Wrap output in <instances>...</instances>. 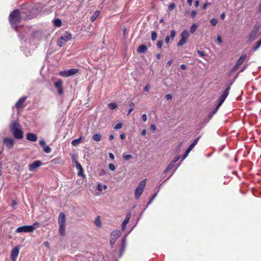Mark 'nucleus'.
<instances>
[{
	"label": "nucleus",
	"mask_w": 261,
	"mask_h": 261,
	"mask_svg": "<svg viewBox=\"0 0 261 261\" xmlns=\"http://www.w3.org/2000/svg\"><path fill=\"white\" fill-rule=\"evenodd\" d=\"M151 127V129L153 131H154H154H155V130H156V128H155V125H154V124H152V125H151V127Z\"/></svg>",
	"instance_id": "0e129e2a"
},
{
	"label": "nucleus",
	"mask_w": 261,
	"mask_h": 261,
	"mask_svg": "<svg viewBox=\"0 0 261 261\" xmlns=\"http://www.w3.org/2000/svg\"><path fill=\"white\" fill-rule=\"evenodd\" d=\"M134 103L132 102L129 104L130 108L128 111L127 115H129L133 112V111L134 110Z\"/></svg>",
	"instance_id": "7c9ffc66"
},
{
	"label": "nucleus",
	"mask_w": 261,
	"mask_h": 261,
	"mask_svg": "<svg viewBox=\"0 0 261 261\" xmlns=\"http://www.w3.org/2000/svg\"><path fill=\"white\" fill-rule=\"evenodd\" d=\"M261 34V32L259 31V27L255 25L253 30L250 33L248 40L251 42L256 39Z\"/></svg>",
	"instance_id": "20e7f679"
},
{
	"label": "nucleus",
	"mask_w": 261,
	"mask_h": 261,
	"mask_svg": "<svg viewBox=\"0 0 261 261\" xmlns=\"http://www.w3.org/2000/svg\"><path fill=\"white\" fill-rule=\"evenodd\" d=\"M147 50V47L145 45H140L137 49V51L139 53H144Z\"/></svg>",
	"instance_id": "4be33fe9"
},
{
	"label": "nucleus",
	"mask_w": 261,
	"mask_h": 261,
	"mask_svg": "<svg viewBox=\"0 0 261 261\" xmlns=\"http://www.w3.org/2000/svg\"><path fill=\"white\" fill-rule=\"evenodd\" d=\"M54 25L56 27H60L61 26V25H62V21H61V20L60 19H59V18L56 19L54 20Z\"/></svg>",
	"instance_id": "c756f323"
},
{
	"label": "nucleus",
	"mask_w": 261,
	"mask_h": 261,
	"mask_svg": "<svg viewBox=\"0 0 261 261\" xmlns=\"http://www.w3.org/2000/svg\"><path fill=\"white\" fill-rule=\"evenodd\" d=\"M219 108H218L217 107V106H216V108H215V109L214 110H213L210 114V117H212V116L215 114L217 111H218V109Z\"/></svg>",
	"instance_id": "c03bdc74"
},
{
	"label": "nucleus",
	"mask_w": 261,
	"mask_h": 261,
	"mask_svg": "<svg viewBox=\"0 0 261 261\" xmlns=\"http://www.w3.org/2000/svg\"><path fill=\"white\" fill-rule=\"evenodd\" d=\"M9 20L12 27L16 28L17 25L20 22L21 17L18 10H14L10 14Z\"/></svg>",
	"instance_id": "f03ea898"
},
{
	"label": "nucleus",
	"mask_w": 261,
	"mask_h": 261,
	"mask_svg": "<svg viewBox=\"0 0 261 261\" xmlns=\"http://www.w3.org/2000/svg\"><path fill=\"white\" fill-rule=\"evenodd\" d=\"M65 215L63 212L59 214L58 218L59 225H65Z\"/></svg>",
	"instance_id": "dca6fc26"
},
{
	"label": "nucleus",
	"mask_w": 261,
	"mask_h": 261,
	"mask_svg": "<svg viewBox=\"0 0 261 261\" xmlns=\"http://www.w3.org/2000/svg\"><path fill=\"white\" fill-rule=\"evenodd\" d=\"M261 46V38L256 42V45L253 48V51L257 50Z\"/></svg>",
	"instance_id": "2f4dec72"
},
{
	"label": "nucleus",
	"mask_w": 261,
	"mask_h": 261,
	"mask_svg": "<svg viewBox=\"0 0 261 261\" xmlns=\"http://www.w3.org/2000/svg\"><path fill=\"white\" fill-rule=\"evenodd\" d=\"M197 53H198V55H199L200 56H201V57L204 56V54L203 52H202L200 50H198Z\"/></svg>",
	"instance_id": "bf43d9fd"
},
{
	"label": "nucleus",
	"mask_w": 261,
	"mask_h": 261,
	"mask_svg": "<svg viewBox=\"0 0 261 261\" xmlns=\"http://www.w3.org/2000/svg\"><path fill=\"white\" fill-rule=\"evenodd\" d=\"M54 86L58 90V93L61 95L63 93V82L61 79L58 80L54 84Z\"/></svg>",
	"instance_id": "9b49d317"
},
{
	"label": "nucleus",
	"mask_w": 261,
	"mask_h": 261,
	"mask_svg": "<svg viewBox=\"0 0 261 261\" xmlns=\"http://www.w3.org/2000/svg\"><path fill=\"white\" fill-rule=\"evenodd\" d=\"M146 185V179L142 180L137 186L135 192V196L138 199L143 192L144 188Z\"/></svg>",
	"instance_id": "39448f33"
},
{
	"label": "nucleus",
	"mask_w": 261,
	"mask_h": 261,
	"mask_svg": "<svg viewBox=\"0 0 261 261\" xmlns=\"http://www.w3.org/2000/svg\"><path fill=\"white\" fill-rule=\"evenodd\" d=\"M247 58L246 55L241 56L237 62V66H240L246 60Z\"/></svg>",
	"instance_id": "412c9836"
},
{
	"label": "nucleus",
	"mask_w": 261,
	"mask_h": 261,
	"mask_svg": "<svg viewBox=\"0 0 261 261\" xmlns=\"http://www.w3.org/2000/svg\"><path fill=\"white\" fill-rule=\"evenodd\" d=\"M199 138H197L189 146V147L187 148V149L186 150L182 160H184L188 155L189 152L192 150V149L194 148V147L197 144L198 141H199Z\"/></svg>",
	"instance_id": "1a4fd4ad"
},
{
	"label": "nucleus",
	"mask_w": 261,
	"mask_h": 261,
	"mask_svg": "<svg viewBox=\"0 0 261 261\" xmlns=\"http://www.w3.org/2000/svg\"><path fill=\"white\" fill-rule=\"evenodd\" d=\"M30 226L33 227V231H34L35 229H36L37 228H38L40 226V224L39 223L36 222L34 223L32 225H30Z\"/></svg>",
	"instance_id": "58836bf2"
},
{
	"label": "nucleus",
	"mask_w": 261,
	"mask_h": 261,
	"mask_svg": "<svg viewBox=\"0 0 261 261\" xmlns=\"http://www.w3.org/2000/svg\"><path fill=\"white\" fill-rule=\"evenodd\" d=\"M82 137H80L79 139L73 140L71 141V144L73 146H77L81 142Z\"/></svg>",
	"instance_id": "b1692460"
},
{
	"label": "nucleus",
	"mask_w": 261,
	"mask_h": 261,
	"mask_svg": "<svg viewBox=\"0 0 261 261\" xmlns=\"http://www.w3.org/2000/svg\"><path fill=\"white\" fill-rule=\"evenodd\" d=\"M197 28V25L196 23H193L190 29V32L191 33L193 34L195 32L196 29Z\"/></svg>",
	"instance_id": "cd10ccee"
},
{
	"label": "nucleus",
	"mask_w": 261,
	"mask_h": 261,
	"mask_svg": "<svg viewBox=\"0 0 261 261\" xmlns=\"http://www.w3.org/2000/svg\"><path fill=\"white\" fill-rule=\"evenodd\" d=\"M109 109L111 110H114L117 107V105L115 102L110 103L108 105Z\"/></svg>",
	"instance_id": "f704fd0d"
},
{
	"label": "nucleus",
	"mask_w": 261,
	"mask_h": 261,
	"mask_svg": "<svg viewBox=\"0 0 261 261\" xmlns=\"http://www.w3.org/2000/svg\"><path fill=\"white\" fill-rule=\"evenodd\" d=\"M26 138L28 140L35 142L37 140V136L33 133H28L27 134Z\"/></svg>",
	"instance_id": "f3484780"
},
{
	"label": "nucleus",
	"mask_w": 261,
	"mask_h": 261,
	"mask_svg": "<svg viewBox=\"0 0 261 261\" xmlns=\"http://www.w3.org/2000/svg\"><path fill=\"white\" fill-rule=\"evenodd\" d=\"M109 155L110 159L112 160L114 159V155L112 153H110Z\"/></svg>",
	"instance_id": "338daca9"
},
{
	"label": "nucleus",
	"mask_w": 261,
	"mask_h": 261,
	"mask_svg": "<svg viewBox=\"0 0 261 261\" xmlns=\"http://www.w3.org/2000/svg\"><path fill=\"white\" fill-rule=\"evenodd\" d=\"M181 37L182 38H185L186 39H187L188 38L189 36V34L188 31L184 30L182 32V33L180 34Z\"/></svg>",
	"instance_id": "393cba45"
},
{
	"label": "nucleus",
	"mask_w": 261,
	"mask_h": 261,
	"mask_svg": "<svg viewBox=\"0 0 261 261\" xmlns=\"http://www.w3.org/2000/svg\"><path fill=\"white\" fill-rule=\"evenodd\" d=\"M232 84V83L230 84V85L227 87V88L223 91V93L221 94L219 98L218 103L217 104V107L220 108V107L223 103L227 96L229 94V91L230 89V86Z\"/></svg>",
	"instance_id": "423d86ee"
},
{
	"label": "nucleus",
	"mask_w": 261,
	"mask_h": 261,
	"mask_svg": "<svg viewBox=\"0 0 261 261\" xmlns=\"http://www.w3.org/2000/svg\"><path fill=\"white\" fill-rule=\"evenodd\" d=\"M175 31H174V30L171 31L170 36H169L170 39H171L172 40H173L174 39V38L175 37Z\"/></svg>",
	"instance_id": "ea45409f"
},
{
	"label": "nucleus",
	"mask_w": 261,
	"mask_h": 261,
	"mask_svg": "<svg viewBox=\"0 0 261 261\" xmlns=\"http://www.w3.org/2000/svg\"><path fill=\"white\" fill-rule=\"evenodd\" d=\"M132 155L130 154H126L125 153H123L122 158L125 161H127L132 158Z\"/></svg>",
	"instance_id": "473e14b6"
},
{
	"label": "nucleus",
	"mask_w": 261,
	"mask_h": 261,
	"mask_svg": "<svg viewBox=\"0 0 261 261\" xmlns=\"http://www.w3.org/2000/svg\"><path fill=\"white\" fill-rule=\"evenodd\" d=\"M75 163L76 169L79 170L78 175L81 177H85V175L83 173V169L81 165L76 161L75 162Z\"/></svg>",
	"instance_id": "6ab92c4d"
},
{
	"label": "nucleus",
	"mask_w": 261,
	"mask_h": 261,
	"mask_svg": "<svg viewBox=\"0 0 261 261\" xmlns=\"http://www.w3.org/2000/svg\"><path fill=\"white\" fill-rule=\"evenodd\" d=\"M19 252V249L18 247H15L13 248L11 252V258L12 260L16 259Z\"/></svg>",
	"instance_id": "4468645a"
},
{
	"label": "nucleus",
	"mask_w": 261,
	"mask_h": 261,
	"mask_svg": "<svg viewBox=\"0 0 261 261\" xmlns=\"http://www.w3.org/2000/svg\"><path fill=\"white\" fill-rule=\"evenodd\" d=\"M197 14V12L195 11H192L191 13V16L192 18H194Z\"/></svg>",
	"instance_id": "de8ad7c7"
},
{
	"label": "nucleus",
	"mask_w": 261,
	"mask_h": 261,
	"mask_svg": "<svg viewBox=\"0 0 261 261\" xmlns=\"http://www.w3.org/2000/svg\"><path fill=\"white\" fill-rule=\"evenodd\" d=\"M170 40V39L169 36H167L166 37L165 40V43L167 44L169 43Z\"/></svg>",
	"instance_id": "5fc2aeb1"
},
{
	"label": "nucleus",
	"mask_w": 261,
	"mask_h": 261,
	"mask_svg": "<svg viewBox=\"0 0 261 261\" xmlns=\"http://www.w3.org/2000/svg\"><path fill=\"white\" fill-rule=\"evenodd\" d=\"M180 158V155H178L175 157V158L172 161L173 163H175Z\"/></svg>",
	"instance_id": "49530a36"
},
{
	"label": "nucleus",
	"mask_w": 261,
	"mask_h": 261,
	"mask_svg": "<svg viewBox=\"0 0 261 261\" xmlns=\"http://www.w3.org/2000/svg\"><path fill=\"white\" fill-rule=\"evenodd\" d=\"M4 143L8 149L13 148L14 141L12 138H5L4 139Z\"/></svg>",
	"instance_id": "f8f14e48"
},
{
	"label": "nucleus",
	"mask_w": 261,
	"mask_h": 261,
	"mask_svg": "<svg viewBox=\"0 0 261 261\" xmlns=\"http://www.w3.org/2000/svg\"><path fill=\"white\" fill-rule=\"evenodd\" d=\"M16 232L17 233H22V232H33V227L30 225H25L23 226H20L18 227Z\"/></svg>",
	"instance_id": "0eeeda50"
},
{
	"label": "nucleus",
	"mask_w": 261,
	"mask_h": 261,
	"mask_svg": "<svg viewBox=\"0 0 261 261\" xmlns=\"http://www.w3.org/2000/svg\"><path fill=\"white\" fill-rule=\"evenodd\" d=\"M120 137L122 140H123L125 137V135L124 133H122L120 135Z\"/></svg>",
	"instance_id": "69168bd1"
},
{
	"label": "nucleus",
	"mask_w": 261,
	"mask_h": 261,
	"mask_svg": "<svg viewBox=\"0 0 261 261\" xmlns=\"http://www.w3.org/2000/svg\"><path fill=\"white\" fill-rule=\"evenodd\" d=\"M130 216H131L130 212H128L126 214L125 219L123 221L122 224V230H124V229H125L126 226L129 221Z\"/></svg>",
	"instance_id": "2eb2a0df"
},
{
	"label": "nucleus",
	"mask_w": 261,
	"mask_h": 261,
	"mask_svg": "<svg viewBox=\"0 0 261 261\" xmlns=\"http://www.w3.org/2000/svg\"><path fill=\"white\" fill-rule=\"evenodd\" d=\"M175 7V5L174 3H172L171 4H170L168 7V9L170 10V11H171L173 9H174Z\"/></svg>",
	"instance_id": "79ce46f5"
},
{
	"label": "nucleus",
	"mask_w": 261,
	"mask_h": 261,
	"mask_svg": "<svg viewBox=\"0 0 261 261\" xmlns=\"http://www.w3.org/2000/svg\"><path fill=\"white\" fill-rule=\"evenodd\" d=\"M10 129L15 138L21 139L23 137V133L21 125L17 122L13 121L10 125Z\"/></svg>",
	"instance_id": "f257e3e1"
},
{
	"label": "nucleus",
	"mask_w": 261,
	"mask_h": 261,
	"mask_svg": "<svg viewBox=\"0 0 261 261\" xmlns=\"http://www.w3.org/2000/svg\"><path fill=\"white\" fill-rule=\"evenodd\" d=\"M165 97L167 100H171L172 98V95L168 94L166 95Z\"/></svg>",
	"instance_id": "8fccbe9b"
},
{
	"label": "nucleus",
	"mask_w": 261,
	"mask_h": 261,
	"mask_svg": "<svg viewBox=\"0 0 261 261\" xmlns=\"http://www.w3.org/2000/svg\"><path fill=\"white\" fill-rule=\"evenodd\" d=\"M225 17V13H222L221 15H220V18L222 19V20H223Z\"/></svg>",
	"instance_id": "052dcab7"
},
{
	"label": "nucleus",
	"mask_w": 261,
	"mask_h": 261,
	"mask_svg": "<svg viewBox=\"0 0 261 261\" xmlns=\"http://www.w3.org/2000/svg\"><path fill=\"white\" fill-rule=\"evenodd\" d=\"M180 68L182 70H185L186 69V66L185 64H181L180 66Z\"/></svg>",
	"instance_id": "e2e57ef3"
},
{
	"label": "nucleus",
	"mask_w": 261,
	"mask_h": 261,
	"mask_svg": "<svg viewBox=\"0 0 261 261\" xmlns=\"http://www.w3.org/2000/svg\"><path fill=\"white\" fill-rule=\"evenodd\" d=\"M182 143L181 142L176 147V150H177V151L179 152V150H180V148H181V147L182 146Z\"/></svg>",
	"instance_id": "3c124183"
},
{
	"label": "nucleus",
	"mask_w": 261,
	"mask_h": 261,
	"mask_svg": "<svg viewBox=\"0 0 261 261\" xmlns=\"http://www.w3.org/2000/svg\"><path fill=\"white\" fill-rule=\"evenodd\" d=\"M163 44V42L162 40H160L158 42L156 46L158 48H161L162 45Z\"/></svg>",
	"instance_id": "37998d69"
},
{
	"label": "nucleus",
	"mask_w": 261,
	"mask_h": 261,
	"mask_svg": "<svg viewBox=\"0 0 261 261\" xmlns=\"http://www.w3.org/2000/svg\"><path fill=\"white\" fill-rule=\"evenodd\" d=\"M122 126V124L121 122L118 123L115 126L114 129H120Z\"/></svg>",
	"instance_id": "a19ab883"
},
{
	"label": "nucleus",
	"mask_w": 261,
	"mask_h": 261,
	"mask_svg": "<svg viewBox=\"0 0 261 261\" xmlns=\"http://www.w3.org/2000/svg\"><path fill=\"white\" fill-rule=\"evenodd\" d=\"M173 62V61L172 60H170L168 61V62L167 63V64H166V67H169L170 66V65L172 64Z\"/></svg>",
	"instance_id": "864d4df0"
},
{
	"label": "nucleus",
	"mask_w": 261,
	"mask_h": 261,
	"mask_svg": "<svg viewBox=\"0 0 261 261\" xmlns=\"http://www.w3.org/2000/svg\"><path fill=\"white\" fill-rule=\"evenodd\" d=\"M122 249L123 250H124V246H125V239H123L122 240Z\"/></svg>",
	"instance_id": "4d7b16f0"
},
{
	"label": "nucleus",
	"mask_w": 261,
	"mask_h": 261,
	"mask_svg": "<svg viewBox=\"0 0 261 261\" xmlns=\"http://www.w3.org/2000/svg\"><path fill=\"white\" fill-rule=\"evenodd\" d=\"M39 144L43 148V150L45 153H49L51 152V148L49 146L46 145L45 142L43 139L40 141Z\"/></svg>",
	"instance_id": "ddd939ff"
},
{
	"label": "nucleus",
	"mask_w": 261,
	"mask_h": 261,
	"mask_svg": "<svg viewBox=\"0 0 261 261\" xmlns=\"http://www.w3.org/2000/svg\"><path fill=\"white\" fill-rule=\"evenodd\" d=\"M78 70L75 68L70 69L68 70L62 71L60 72V75L64 77H68L76 74Z\"/></svg>",
	"instance_id": "6e6552de"
},
{
	"label": "nucleus",
	"mask_w": 261,
	"mask_h": 261,
	"mask_svg": "<svg viewBox=\"0 0 261 261\" xmlns=\"http://www.w3.org/2000/svg\"><path fill=\"white\" fill-rule=\"evenodd\" d=\"M175 163H173L172 161L170 162V163L169 164V165L167 166L166 169L165 170V172L166 173L170 171L174 166Z\"/></svg>",
	"instance_id": "bb28decb"
},
{
	"label": "nucleus",
	"mask_w": 261,
	"mask_h": 261,
	"mask_svg": "<svg viewBox=\"0 0 261 261\" xmlns=\"http://www.w3.org/2000/svg\"><path fill=\"white\" fill-rule=\"evenodd\" d=\"M157 34L155 32H152L151 38L152 41H154L156 39Z\"/></svg>",
	"instance_id": "4c0bfd02"
},
{
	"label": "nucleus",
	"mask_w": 261,
	"mask_h": 261,
	"mask_svg": "<svg viewBox=\"0 0 261 261\" xmlns=\"http://www.w3.org/2000/svg\"><path fill=\"white\" fill-rule=\"evenodd\" d=\"M59 233L62 236H65V225H59Z\"/></svg>",
	"instance_id": "5701e85b"
},
{
	"label": "nucleus",
	"mask_w": 261,
	"mask_h": 261,
	"mask_svg": "<svg viewBox=\"0 0 261 261\" xmlns=\"http://www.w3.org/2000/svg\"><path fill=\"white\" fill-rule=\"evenodd\" d=\"M211 5V3H205L203 5V7H202V9H203V10H205V9H206L208 5Z\"/></svg>",
	"instance_id": "09e8293b"
},
{
	"label": "nucleus",
	"mask_w": 261,
	"mask_h": 261,
	"mask_svg": "<svg viewBox=\"0 0 261 261\" xmlns=\"http://www.w3.org/2000/svg\"><path fill=\"white\" fill-rule=\"evenodd\" d=\"M93 139L96 141H99L101 139V135L100 134H96L93 136Z\"/></svg>",
	"instance_id": "a878e982"
},
{
	"label": "nucleus",
	"mask_w": 261,
	"mask_h": 261,
	"mask_svg": "<svg viewBox=\"0 0 261 261\" xmlns=\"http://www.w3.org/2000/svg\"><path fill=\"white\" fill-rule=\"evenodd\" d=\"M142 119L143 121H146L147 120V116L146 114H143L142 116Z\"/></svg>",
	"instance_id": "6e6d98bb"
},
{
	"label": "nucleus",
	"mask_w": 261,
	"mask_h": 261,
	"mask_svg": "<svg viewBox=\"0 0 261 261\" xmlns=\"http://www.w3.org/2000/svg\"><path fill=\"white\" fill-rule=\"evenodd\" d=\"M217 41L218 43H221L222 42V39L220 36H218L217 38Z\"/></svg>",
	"instance_id": "603ef678"
},
{
	"label": "nucleus",
	"mask_w": 261,
	"mask_h": 261,
	"mask_svg": "<svg viewBox=\"0 0 261 261\" xmlns=\"http://www.w3.org/2000/svg\"><path fill=\"white\" fill-rule=\"evenodd\" d=\"M44 245H45L46 247H47V248H49V244L48 242H47V241L45 242L44 243Z\"/></svg>",
	"instance_id": "774afa93"
},
{
	"label": "nucleus",
	"mask_w": 261,
	"mask_h": 261,
	"mask_svg": "<svg viewBox=\"0 0 261 261\" xmlns=\"http://www.w3.org/2000/svg\"><path fill=\"white\" fill-rule=\"evenodd\" d=\"M42 165V162L40 161H35L29 165V170L31 171H35Z\"/></svg>",
	"instance_id": "9d476101"
},
{
	"label": "nucleus",
	"mask_w": 261,
	"mask_h": 261,
	"mask_svg": "<svg viewBox=\"0 0 261 261\" xmlns=\"http://www.w3.org/2000/svg\"><path fill=\"white\" fill-rule=\"evenodd\" d=\"M95 224L96 226H100L101 225L99 217H98L95 220Z\"/></svg>",
	"instance_id": "e433bc0d"
},
{
	"label": "nucleus",
	"mask_w": 261,
	"mask_h": 261,
	"mask_svg": "<svg viewBox=\"0 0 261 261\" xmlns=\"http://www.w3.org/2000/svg\"><path fill=\"white\" fill-rule=\"evenodd\" d=\"M150 86L149 85H147L144 88V90L146 92L148 91Z\"/></svg>",
	"instance_id": "13d9d810"
},
{
	"label": "nucleus",
	"mask_w": 261,
	"mask_h": 261,
	"mask_svg": "<svg viewBox=\"0 0 261 261\" xmlns=\"http://www.w3.org/2000/svg\"><path fill=\"white\" fill-rule=\"evenodd\" d=\"M116 240H113L111 238V240H110V244L111 245H113L115 244V242H116Z\"/></svg>",
	"instance_id": "680f3d73"
},
{
	"label": "nucleus",
	"mask_w": 261,
	"mask_h": 261,
	"mask_svg": "<svg viewBox=\"0 0 261 261\" xmlns=\"http://www.w3.org/2000/svg\"><path fill=\"white\" fill-rule=\"evenodd\" d=\"M109 168L110 170H111L112 171H114L115 169V166L113 164H110L109 165Z\"/></svg>",
	"instance_id": "a18cd8bd"
},
{
	"label": "nucleus",
	"mask_w": 261,
	"mask_h": 261,
	"mask_svg": "<svg viewBox=\"0 0 261 261\" xmlns=\"http://www.w3.org/2000/svg\"><path fill=\"white\" fill-rule=\"evenodd\" d=\"M187 39L185 38H182L181 37V39L179 40V42L177 43L178 46H182L187 42Z\"/></svg>",
	"instance_id": "72a5a7b5"
},
{
	"label": "nucleus",
	"mask_w": 261,
	"mask_h": 261,
	"mask_svg": "<svg viewBox=\"0 0 261 261\" xmlns=\"http://www.w3.org/2000/svg\"><path fill=\"white\" fill-rule=\"evenodd\" d=\"M210 23L213 26H216L218 23V19L216 18H212L210 20Z\"/></svg>",
	"instance_id": "c9c22d12"
},
{
	"label": "nucleus",
	"mask_w": 261,
	"mask_h": 261,
	"mask_svg": "<svg viewBox=\"0 0 261 261\" xmlns=\"http://www.w3.org/2000/svg\"><path fill=\"white\" fill-rule=\"evenodd\" d=\"M99 14V11H96L94 12V13L93 14V15H92L91 17V21L93 22L96 19V18L98 17Z\"/></svg>",
	"instance_id": "c85d7f7f"
},
{
	"label": "nucleus",
	"mask_w": 261,
	"mask_h": 261,
	"mask_svg": "<svg viewBox=\"0 0 261 261\" xmlns=\"http://www.w3.org/2000/svg\"><path fill=\"white\" fill-rule=\"evenodd\" d=\"M26 99H27L26 97H22L20 98L17 101V102L16 103V104H15L16 107L18 109L22 107V106L23 105V104L24 102Z\"/></svg>",
	"instance_id": "aec40b11"
},
{
	"label": "nucleus",
	"mask_w": 261,
	"mask_h": 261,
	"mask_svg": "<svg viewBox=\"0 0 261 261\" xmlns=\"http://www.w3.org/2000/svg\"><path fill=\"white\" fill-rule=\"evenodd\" d=\"M72 35L68 32H65L58 40L57 44L60 47H62L65 42L70 40L72 39Z\"/></svg>",
	"instance_id": "7ed1b4c3"
},
{
	"label": "nucleus",
	"mask_w": 261,
	"mask_h": 261,
	"mask_svg": "<svg viewBox=\"0 0 261 261\" xmlns=\"http://www.w3.org/2000/svg\"><path fill=\"white\" fill-rule=\"evenodd\" d=\"M121 232L119 230H114L111 234V238L117 240L121 235Z\"/></svg>",
	"instance_id": "a211bd4d"
}]
</instances>
